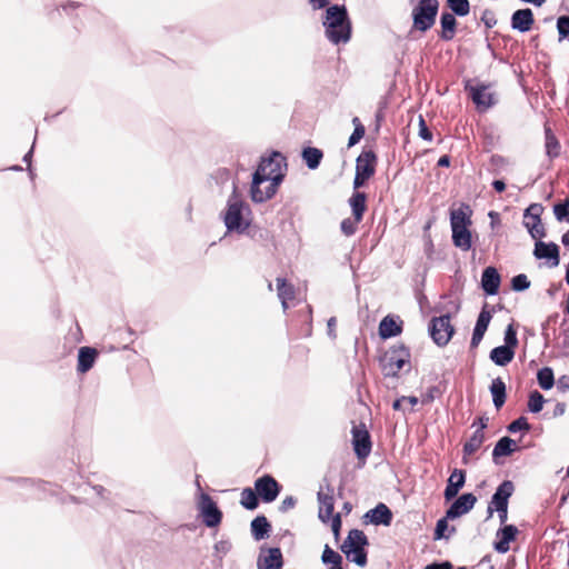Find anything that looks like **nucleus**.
I'll return each mask as SVG.
<instances>
[{"label": "nucleus", "mask_w": 569, "mask_h": 569, "mask_svg": "<svg viewBox=\"0 0 569 569\" xmlns=\"http://www.w3.org/2000/svg\"><path fill=\"white\" fill-rule=\"evenodd\" d=\"M286 158L278 151L261 158L252 174L250 196L253 202H264L271 199L284 179Z\"/></svg>", "instance_id": "f257e3e1"}, {"label": "nucleus", "mask_w": 569, "mask_h": 569, "mask_svg": "<svg viewBox=\"0 0 569 569\" xmlns=\"http://www.w3.org/2000/svg\"><path fill=\"white\" fill-rule=\"evenodd\" d=\"M322 26L325 37L330 43L338 46L350 41L352 24L345 4L329 6L322 18Z\"/></svg>", "instance_id": "f03ea898"}, {"label": "nucleus", "mask_w": 569, "mask_h": 569, "mask_svg": "<svg viewBox=\"0 0 569 569\" xmlns=\"http://www.w3.org/2000/svg\"><path fill=\"white\" fill-rule=\"evenodd\" d=\"M232 192L229 196L226 208L221 211L220 217L224 223L227 232H237L243 234L250 226V208L238 192L234 180H231Z\"/></svg>", "instance_id": "7ed1b4c3"}, {"label": "nucleus", "mask_w": 569, "mask_h": 569, "mask_svg": "<svg viewBox=\"0 0 569 569\" xmlns=\"http://www.w3.org/2000/svg\"><path fill=\"white\" fill-rule=\"evenodd\" d=\"M470 216V207L465 203H462L460 208L450 211L452 243L462 251H468L472 247V233L469 229L471 224Z\"/></svg>", "instance_id": "20e7f679"}, {"label": "nucleus", "mask_w": 569, "mask_h": 569, "mask_svg": "<svg viewBox=\"0 0 569 569\" xmlns=\"http://www.w3.org/2000/svg\"><path fill=\"white\" fill-rule=\"evenodd\" d=\"M369 543L367 536L359 529H351L341 545V551L359 567L367 565L365 547Z\"/></svg>", "instance_id": "39448f33"}, {"label": "nucleus", "mask_w": 569, "mask_h": 569, "mask_svg": "<svg viewBox=\"0 0 569 569\" xmlns=\"http://www.w3.org/2000/svg\"><path fill=\"white\" fill-rule=\"evenodd\" d=\"M410 361L409 348L403 343L390 347L380 358V366L386 377H397L398 372Z\"/></svg>", "instance_id": "423d86ee"}, {"label": "nucleus", "mask_w": 569, "mask_h": 569, "mask_svg": "<svg viewBox=\"0 0 569 569\" xmlns=\"http://www.w3.org/2000/svg\"><path fill=\"white\" fill-rule=\"evenodd\" d=\"M439 6L438 0H419L411 12L413 28L421 32L431 29L436 22Z\"/></svg>", "instance_id": "0eeeda50"}, {"label": "nucleus", "mask_w": 569, "mask_h": 569, "mask_svg": "<svg viewBox=\"0 0 569 569\" xmlns=\"http://www.w3.org/2000/svg\"><path fill=\"white\" fill-rule=\"evenodd\" d=\"M198 510L203 523L208 528H214L220 525L222 520V512L208 493H200L198 501Z\"/></svg>", "instance_id": "6e6552de"}, {"label": "nucleus", "mask_w": 569, "mask_h": 569, "mask_svg": "<svg viewBox=\"0 0 569 569\" xmlns=\"http://www.w3.org/2000/svg\"><path fill=\"white\" fill-rule=\"evenodd\" d=\"M429 332L435 343L440 347L446 346L455 332V329L450 323V316L442 315L440 317L432 318L429 325Z\"/></svg>", "instance_id": "1a4fd4ad"}, {"label": "nucleus", "mask_w": 569, "mask_h": 569, "mask_svg": "<svg viewBox=\"0 0 569 569\" xmlns=\"http://www.w3.org/2000/svg\"><path fill=\"white\" fill-rule=\"evenodd\" d=\"M254 490L259 499L270 503L278 498L281 486L271 475L266 473L254 480Z\"/></svg>", "instance_id": "9d476101"}, {"label": "nucleus", "mask_w": 569, "mask_h": 569, "mask_svg": "<svg viewBox=\"0 0 569 569\" xmlns=\"http://www.w3.org/2000/svg\"><path fill=\"white\" fill-rule=\"evenodd\" d=\"M533 256L536 259H546L549 261L550 268H556L560 263V249L555 242L536 241Z\"/></svg>", "instance_id": "9b49d317"}, {"label": "nucleus", "mask_w": 569, "mask_h": 569, "mask_svg": "<svg viewBox=\"0 0 569 569\" xmlns=\"http://www.w3.org/2000/svg\"><path fill=\"white\" fill-rule=\"evenodd\" d=\"M489 86L480 83L476 86L467 84L466 90L469 91L472 101L478 108L488 109L496 104L497 99L493 92L489 91Z\"/></svg>", "instance_id": "f8f14e48"}, {"label": "nucleus", "mask_w": 569, "mask_h": 569, "mask_svg": "<svg viewBox=\"0 0 569 569\" xmlns=\"http://www.w3.org/2000/svg\"><path fill=\"white\" fill-rule=\"evenodd\" d=\"M477 497L473 493H462L447 509V518L453 520L468 513L475 507Z\"/></svg>", "instance_id": "ddd939ff"}, {"label": "nucleus", "mask_w": 569, "mask_h": 569, "mask_svg": "<svg viewBox=\"0 0 569 569\" xmlns=\"http://www.w3.org/2000/svg\"><path fill=\"white\" fill-rule=\"evenodd\" d=\"M515 491V485L510 480H503L495 493L491 497L490 506L488 507V517H491L493 513V509L508 507L509 498L512 496Z\"/></svg>", "instance_id": "4468645a"}, {"label": "nucleus", "mask_w": 569, "mask_h": 569, "mask_svg": "<svg viewBox=\"0 0 569 569\" xmlns=\"http://www.w3.org/2000/svg\"><path fill=\"white\" fill-rule=\"evenodd\" d=\"M466 483V471L462 469H453L450 477L447 480V486L443 491V497L447 501L452 500L459 493V490Z\"/></svg>", "instance_id": "2eb2a0df"}, {"label": "nucleus", "mask_w": 569, "mask_h": 569, "mask_svg": "<svg viewBox=\"0 0 569 569\" xmlns=\"http://www.w3.org/2000/svg\"><path fill=\"white\" fill-rule=\"evenodd\" d=\"M283 557L280 548H269L267 555L260 553L257 559V569H281Z\"/></svg>", "instance_id": "dca6fc26"}, {"label": "nucleus", "mask_w": 569, "mask_h": 569, "mask_svg": "<svg viewBox=\"0 0 569 569\" xmlns=\"http://www.w3.org/2000/svg\"><path fill=\"white\" fill-rule=\"evenodd\" d=\"M365 519L375 526H390L392 521V512L387 505L380 502L373 509L366 512Z\"/></svg>", "instance_id": "f3484780"}, {"label": "nucleus", "mask_w": 569, "mask_h": 569, "mask_svg": "<svg viewBox=\"0 0 569 569\" xmlns=\"http://www.w3.org/2000/svg\"><path fill=\"white\" fill-rule=\"evenodd\" d=\"M533 22V13L529 8L516 10L511 16V28L519 32L529 31Z\"/></svg>", "instance_id": "a211bd4d"}, {"label": "nucleus", "mask_w": 569, "mask_h": 569, "mask_svg": "<svg viewBox=\"0 0 569 569\" xmlns=\"http://www.w3.org/2000/svg\"><path fill=\"white\" fill-rule=\"evenodd\" d=\"M500 274L493 267H487L482 271L481 288L488 296H493L498 292L500 286Z\"/></svg>", "instance_id": "6ab92c4d"}, {"label": "nucleus", "mask_w": 569, "mask_h": 569, "mask_svg": "<svg viewBox=\"0 0 569 569\" xmlns=\"http://www.w3.org/2000/svg\"><path fill=\"white\" fill-rule=\"evenodd\" d=\"M327 490L328 492L320 490L317 495L319 502V518L322 521H327L332 517L335 508V500L330 485H327Z\"/></svg>", "instance_id": "aec40b11"}, {"label": "nucleus", "mask_w": 569, "mask_h": 569, "mask_svg": "<svg viewBox=\"0 0 569 569\" xmlns=\"http://www.w3.org/2000/svg\"><path fill=\"white\" fill-rule=\"evenodd\" d=\"M376 154L372 151H365L357 158L356 172L370 179L375 173Z\"/></svg>", "instance_id": "412c9836"}, {"label": "nucleus", "mask_w": 569, "mask_h": 569, "mask_svg": "<svg viewBox=\"0 0 569 569\" xmlns=\"http://www.w3.org/2000/svg\"><path fill=\"white\" fill-rule=\"evenodd\" d=\"M98 358L97 349L92 347H81L78 350V365L77 371L80 373L88 372L94 365Z\"/></svg>", "instance_id": "4be33fe9"}, {"label": "nucleus", "mask_w": 569, "mask_h": 569, "mask_svg": "<svg viewBox=\"0 0 569 569\" xmlns=\"http://www.w3.org/2000/svg\"><path fill=\"white\" fill-rule=\"evenodd\" d=\"M353 449L358 458H366L371 450L370 436L367 431H359L353 428L352 430Z\"/></svg>", "instance_id": "5701e85b"}, {"label": "nucleus", "mask_w": 569, "mask_h": 569, "mask_svg": "<svg viewBox=\"0 0 569 569\" xmlns=\"http://www.w3.org/2000/svg\"><path fill=\"white\" fill-rule=\"evenodd\" d=\"M402 322H397V320L391 316H386L379 323V336L381 339L393 338L401 333Z\"/></svg>", "instance_id": "b1692460"}, {"label": "nucleus", "mask_w": 569, "mask_h": 569, "mask_svg": "<svg viewBox=\"0 0 569 569\" xmlns=\"http://www.w3.org/2000/svg\"><path fill=\"white\" fill-rule=\"evenodd\" d=\"M489 390L492 396L493 406L500 409L506 402V383L498 377L491 381Z\"/></svg>", "instance_id": "393cba45"}, {"label": "nucleus", "mask_w": 569, "mask_h": 569, "mask_svg": "<svg viewBox=\"0 0 569 569\" xmlns=\"http://www.w3.org/2000/svg\"><path fill=\"white\" fill-rule=\"evenodd\" d=\"M489 357L495 365L503 367L512 361L515 351L509 349V347L499 346L490 351Z\"/></svg>", "instance_id": "a878e982"}, {"label": "nucleus", "mask_w": 569, "mask_h": 569, "mask_svg": "<svg viewBox=\"0 0 569 569\" xmlns=\"http://www.w3.org/2000/svg\"><path fill=\"white\" fill-rule=\"evenodd\" d=\"M367 196L363 192H353L349 199V204L352 210V214L357 222H360L366 211Z\"/></svg>", "instance_id": "bb28decb"}, {"label": "nucleus", "mask_w": 569, "mask_h": 569, "mask_svg": "<svg viewBox=\"0 0 569 569\" xmlns=\"http://www.w3.org/2000/svg\"><path fill=\"white\" fill-rule=\"evenodd\" d=\"M270 523L264 516H257L251 521V533L254 540L259 541L269 536Z\"/></svg>", "instance_id": "cd10ccee"}, {"label": "nucleus", "mask_w": 569, "mask_h": 569, "mask_svg": "<svg viewBox=\"0 0 569 569\" xmlns=\"http://www.w3.org/2000/svg\"><path fill=\"white\" fill-rule=\"evenodd\" d=\"M440 24L442 29L440 38L446 41L451 40L455 36L457 27L455 14L450 12H443L440 17Z\"/></svg>", "instance_id": "c85d7f7f"}, {"label": "nucleus", "mask_w": 569, "mask_h": 569, "mask_svg": "<svg viewBox=\"0 0 569 569\" xmlns=\"http://www.w3.org/2000/svg\"><path fill=\"white\" fill-rule=\"evenodd\" d=\"M516 450V441L510 437L500 438L492 450V458L496 460L499 457L510 456Z\"/></svg>", "instance_id": "c756f323"}, {"label": "nucleus", "mask_w": 569, "mask_h": 569, "mask_svg": "<svg viewBox=\"0 0 569 569\" xmlns=\"http://www.w3.org/2000/svg\"><path fill=\"white\" fill-rule=\"evenodd\" d=\"M277 290L278 298L281 301L283 310L288 308V301L295 298V289L293 286L288 283L283 278H277Z\"/></svg>", "instance_id": "7c9ffc66"}, {"label": "nucleus", "mask_w": 569, "mask_h": 569, "mask_svg": "<svg viewBox=\"0 0 569 569\" xmlns=\"http://www.w3.org/2000/svg\"><path fill=\"white\" fill-rule=\"evenodd\" d=\"M301 156H302V159L305 160L307 167L310 170H315V169H317L319 167V164H320V162L322 160L323 153L318 148L306 147L302 150Z\"/></svg>", "instance_id": "2f4dec72"}, {"label": "nucleus", "mask_w": 569, "mask_h": 569, "mask_svg": "<svg viewBox=\"0 0 569 569\" xmlns=\"http://www.w3.org/2000/svg\"><path fill=\"white\" fill-rule=\"evenodd\" d=\"M321 561L325 565H331L329 569H343L342 568V556L331 549L328 545L325 546L322 555H321Z\"/></svg>", "instance_id": "473e14b6"}, {"label": "nucleus", "mask_w": 569, "mask_h": 569, "mask_svg": "<svg viewBox=\"0 0 569 569\" xmlns=\"http://www.w3.org/2000/svg\"><path fill=\"white\" fill-rule=\"evenodd\" d=\"M240 505L247 510H254L259 506V497L254 488H243L241 491Z\"/></svg>", "instance_id": "72a5a7b5"}, {"label": "nucleus", "mask_w": 569, "mask_h": 569, "mask_svg": "<svg viewBox=\"0 0 569 569\" xmlns=\"http://www.w3.org/2000/svg\"><path fill=\"white\" fill-rule=\"evenodd\" d=\"M485 441V433L481 430H476L468 441L463 445L465 455H473Z\"/></svg>", "instance_id": "f704fd0d"}, {"label": "nucleus", "mask_w": 569, "mask_h": 569, "mask_svg": "<svg viewBox=\"0 0 569 569\" xmlns=\"http://www.w3.org/2000/svg\"><path fill=\"white\" fill-rule=\"evenodd\" d=\"M537 381L543 390H549L555 385V375L550 367H543L537 372Z\"/></svg>", "instance_id": "c9c22d12"}, {"label": "nucleus", "mask_w": 569, "mask_h": 569, "mask_svg": "<svg viewBox=\"0 0 569 569\" xmlns=\"http://www.w3.org/2000/svg\"><path fill=\"white\" fill-rule=\"evenodd\" d=\"M523 224L527 228L529 234L533 239H541L546 237V230L541 222V219L531 218L529 220L523 219Z\"/></svg>", "instance_id": "e433bc0d"}, {"label": "nucleus", "mask_w": 569, "mask_h": 569, "mask_svg": "<svg viewBox=\"0 0 569 569\" xmlns=\"http://www.w3.org/2000/svg\"><path fill=\"white\" fill-rule=\"evenodd\" d=\"M447 6L452 11V14L458 17H466L470 12L469 0H447Z\"/></svg>", "instance_id": "4c0bfd02"}, {"label": "nucleus", "mask_w": 569, "mask_h": 569, "mask_svg": "<svg viewBox=\"0 0 569 569\" xmlns=\"http://www.w3.org/2000/svg\"><path fill=\"white\" fill-rule=\"evenodd\" d=\"M560 144L550 129L546 130V153L550 159L559 156Z\"/></svg>", "instance_id": "58836bf2"}, {"label": "nucleus", "mask_w": 569, "mask_h": 569, "mask_svg": "<svg viewBox=\"0 0 569 569\" xmlns=\"http://www.w3.org/2000/svg\"><path fill=\"white\" fill-rule=\"evenodd\" d=\"M545 401L546 400H545L543 396L539 391L533 390L529 395V400H528V409H529V411L532 412V413L540 412L542 410V408H543Z\"/></svg>", "instance_id": "ea45409f"}, {"label": "nucleus", "mask_w": 569, "mask_h": 569, "mask_svg": "<svg viewBox=\"0 0 569 569\" xmlns=\"http://www.w3.org/2000/svg\"><path fill=\"white\" fill-rule=\"evenodd\" d=\"M553 214L559 222H569V197L553 206Z\"/></svg>", "instance_id": "a19ab883"}, {"label": "nucleus", "mask_w": 569, "mask_h": 569, "mask_svg": "<svg viewBox=\"0 0 569 569\" xmlns=\"http://www.w3.org/2000/svg\"><path fill=\"white\" fill-rule=\"evenodd\" d=\"M503 340H505L503 347H509V349L515 351V349L518 346V338H517V331L512 325H509L506 328Z\"/></svg>", "instance_id": "79ce46f5"}, {"label": "nucleus", "mask_w": 569, "mask_h": 569, "mask_svg": "<svg viewBox=\"0 0 569 569\" xmlns=\"http://www.w3.org/2000/svg\"><path fill=\"white\" fill-rule=\"evenodd\" d=\"M487 307L488 306L485 305L483 308L481 309L475 326L476 329L487 331L490 320L492 318L491 312L487 309Z\"/></svg>", "instance_id": "37998d69"}, {"label": "nucleus", "mask_w": 569, "mask_h": 569, "mask_svg": "<svg viewBox=\"0 0 569 569\" xmlns=\"http://www.w3.org/2000/svg\"><path fill=\"white\" fill-rule=\"evenodd\" d=\"M530 281L528 277L523 273L517 274L511 279V289L513 291L520 292L529 289Z\"/></svg>", "instance_id": "c03bdc74"}, {"label": "nucleus", "mask_w": 569, "mask_h": 569, "mask_svg": "<svg viewBox=\"0 0 569 569\" xmlns=\"http://www.w3.org/2000/svg\"><path fill=\"white\" fill-rule=\"evenodd\" d=\"M518 535V528L513 525H506L505 527L500 528L497 532V536L502 538L503 540H508V542H511L516 539Z\"/></svg>", "instance_id": "a18cd8bd"}, {"label": "nucleus", "mask_w": 569, "mask_h": 569, "mask_svg": "<svg viewBox=\"0 0 569 569\" xmlns=\"http://www.w3.org/2000/svg\"><path fill=\"white\" fill-rule=\"evenodd\" d=\"M508 431L511 433H516L518 431H528L530 429V425L526 417H519L513 420L508 427Z\"/></svg>", "instance_id": "49530a36"}, {"label": "nucleus", "mask_w": 569, "mask_h": 569, "mask_svg": "<svg viewBox=\"0 0 569 569\" xmlns=\"http://www.w3.org/2000/svg\"><path fill=\"white\" fill-rule=\"evenodd\" d=\"M557 30L559 39L562 40L569 37V16H560L557 19Z\"/></svg>", "instance_id": "de8ad7c7"}, {"label": "nucleus", "mask_w": 569, "mask_h": 569, "mask_svg": "<svg viewBox=\"0 0 569 569\" xmlns=\"http://www.w3.org/2000/svg\"><path fill=\"white\" fill-rule=\"evenodd\" d=\"M448 520H450V518H447V515H446L443 518H441L437 521L436 529H435V540H440V539L446 538L445 532L449 528Z\"/></svg>", "instance_id": "09e8293b"}, {"label": "nucleus", "mask_w": 569, "mask_h": 569, "mask_svg": "<svg viewBox=\"0 0 569 569\" xmlns=\"http://www.w3.org/2000/svg\"><path fill=\"white\" fill-rule=\"evenodd\" d=\"M543 210V207L539 203H532L530 204L526 210H525V213H523V219L525 220H529L531 218H535V219H541L540 216H541V212Z\"/></svg>", "instance_id": "8fccbe9b"}, {"label": "nucleus", "mask_w": 569, "mask_h": 569, "mask_svg": "<svg viewBox=\"0 0 569 569\" xmlns=\"http://www.w3.org/2000/svg\"><path fill=\"white\" fill-rule=\"evenodd\" d=\"M365 133H366L365 127L357 126V128L353 129V132L349 137L348 147L350 148V147H353L355 144H357L363 138Z\"/></svg>", "instance_id": "3c124183"}, {"label": "nucleus", "mask_w": 569, "mask_h": 569, "mask_svg": "<svg viewBox=\"0 0 569 569\" xmlns=\"http://www.w3.org/2000/svg\"><path fill=\"white\" fill-rule=\"evenodd\" d=\"M357 221L356 219L355 220H351V219H343L341 221V224H340V228H341V231L346 234V236H352L355 232H356V229H357Z\"/></svg>", "instance_id": "603ef678"}, {"label": "nucleus", "mask_w": 569, "mask_h": 569, "mask_svg": "<svg viewBox=\"0 0 569 569\" xmlns=\"http://www.w3.org/2000/svg\"><path fill=\"white\" fill-rule=\"evenodd\" d=\"M419 137L426 141L432 140V133L428 129L427 123L422 116L419 117Z\"/></svg>", "instance_id": "864d4df0"}, {"label": "nucleus", "mask_w": 569, "mask_h": 569, "mask_svg": "<svg viewBox=\"0 0 569 569\" xmlns=\"http://www.w3.org/2000/svg\"><path fill=\"white\" fill-rule=\"evenodd\" d=\"M296 502L297 500L292 497V496H288L286 497L280 506H279V511L280 512H287L289 511L290 509H292L295 506H296Z\"/></svg>", "instance_id": "5fc2aeb1"}, {"label": "nucleus", "mask_w": 569, "mask_h": 569, "mask_svg": "<svg viewBox=\"0 0 569 569\" xmlns=\"http://www.w3.org/2000/svg\"><path fill=\"white\" fill-rule=\"evenodd\" d=\"M485 333H486L485 330H479V329L473 328L470 347L477 348L479 346V343L481 342V340L483 339Z\"/></svg>", "instance_id": "6e6d98bb"}, {"label": "nucleus", "mask_w": 569, "mask_h": 569, "mask_svg": "<svg viewBox=\"0 0 569 569\" xmlns=\"http://www.w3.org/2000/svg\"><path fill=\"white\" fill-rule=\"evenodd\" d=\"M485 333H486L485 330H479V329L473 328L470 347L477 348L479 346V343L481 342V340L483 339Z\"/></svg>", "instance_id": "4d7b16f0"}, {"label": "nucleus", "mask_w": 569, "mask_h": 569, "mask_svg": "<svg viewBox=\"0 0 569 569\" xmlns=\"http://www.w3.org/2000/svg\"><path fill=\"white\" fill-rule=\"evenodd\" d=\"M485 333H486L485 330H479V329L473 328L470 347L477 348L479 346V343L481 342V340L483 339Z\"/></svg>", "instance_id": "13d9d810"}, {"label": "nucleus", "mask_w": 569, "mask_h": 569, "mask_svg": "<svg viewBox=\"0 0 569 569\" xmlns=\"http://www.w3.org/2000/svg\"><path fill=\"white\" fill-rule=\"evenodd\" d=\"M336 326H337L336 317L329 318L327 321V335L331 340H335L337 338Z\"/></svg>", "instance_id": "bf43d9fd"}, {"label": "nucleus", "mask_w": 569, "mask_h": 569, "mask_svg": "<svg viewBox=\"0 0 569 569\" xmlns=\"http://www.w3.org/2000/svg\"><path fill=\"white\" fill-rule=\"evenodd\" d=\"M214 550L218 553L227 555L231 550V542L228 540H220L214 545Z\"/></svg>", "instance_id": "052dcab7"}, {"label": "nucleus", "mask_w": 569, "mask_h": 569, "mask_svg": "<svg viewBox=\"0 0 569 569\" xmlns=\"http://www.w3.org/2000/svg\"><path fill=\"white\" fill-rule=\"evenodd\" d=\"M495 550L499 553H506L510 549V542L499 537V540L495 542Z\"/></svg>", "instance_id": "680f3d73"}, {"label": "nucleus", "mask_w": 569, "mask_h": 569, "mask_svg": "<svg viewBox=\"0 0 569 569\" xmlns=\"http://www.w3.org/2000/svg\"><path fill=\"white\" fill-rule=\"evenodd\" d=\"M490 162L496 168H503L509 163L505 157L499 154H493L490 159Z\"/></svg>", "instance_id": "e2e57ef3"}, {"label": "nucleus", "mask_w": 569, "mask_h": 569, "mask_svg": "<svg viewBox=\"0 0 569 569\" xmlns=\"http://www.w3.org/2000/svg\"><path fill=\"white\" fill-rule=\"evenodd\" d=\"M425 569H453V566L449 561L432 562L430 565H427Z\"/></svg>", "instance_id": "0e129e2a"}, {"label": "nucleus", "mask_w": 569, "mask_h": 569, "mask_svg": "<svg viewBox=\"0 0 569 569\" xmlns=\"http://www.w3.org/2000/svg\"><path fill=\"white\" fill-rule=\"evenodd\" d=\"M92 490L101 499H103V500H108L109 499V491L104 487H102L100 485H97V486L92 487Z\"/></svg>", "instance_id": "69168bd1"}, {"label": "nucleus", "mask_w": 569, "mask_h": 569, "mask_svg": "<svg viewBox=\"0 0 569 569\" xmlns=\"http://www.w3.org/2000/svg\"><path fill=\"white\" fill-rule=\"evenodd\" d=\"M309 3L313 10L327 9L329 7V0H309Z\"/></svg>", "instance_id": "338daca9"}, {"label": "nucleus", "mask_w": 569, "mask_h": 569, "mask_svg": "<svg viewBox=\"0 0 569 569\" xmlns=\"http://www.w3.org/2000/svg\"><path fill=\"white\" fill-rule=\"evenodd\" d=\"M558 388L562 391L569 390V377L562 376L558 379Z\"/></svg>", "instance_id": "774afa93"}]
</instances>
